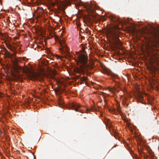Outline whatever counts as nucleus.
<instances>
[{
    "mask_svg": "<svg viewBox=\"0 0 159 159\" xmlns=\"http://www.w3.org/2000/svg\"><path fill=\"white\" fill-rule=\"evenodd\" d=\"M6 46L8 49H11V46L10 44L7 43L6 44Z\"/></svg>",
    "mask_w": 159,
    "mask_h": 159,
    "instance_id": "12",
    "label": "nucleus"
},
{
    "mask_svg": "<svg viewBox=\"0 0 159 159\" xmlns=\"http://www.w3.org/2000/svg\"><path fill=\"white\" fill-rule=\"evenodd\" d=\"M19 60L17 59H15L13 61V64L14 66L15 69H16L17 72H18V70L21 69V67L19 66L18 64V62Z\"/></svg>",
    "mask_w": 159,
    "mask_h": 159,
    "instance_id": "7",
    "label": "nucleus"
},
{
    "mask_svg": "<svg viewBox=\"0 0 159 159\" xmlns=\"http://www.w3.org/2000/svg\"><path fill=\"white\" fill-rule=\"evenodd\" d=\"M78 60L81 65L75 68V72L79 74H84V72L86 71L88 72V74H89L90 72L89 71L93 68V66L92 63L90 65L88 63V56L84 54H80L79 55Z\"/></svg>",
    "mask_w": 159,
    "mask_h": 159,
    "instance_id": "1",
    "label": "nucleus"
},
{
    "mask_svg": "<svg viewBox=\"0 0 159 159\" xmlns=\"http://www.w3.org/2000/svg\"><path fill=\"white\" fill-rule=\"evenodd\" d=\"M107 34L111 39L114 41V44L116 45L121 44V42L118 37L117 33L114 31L109 30L107 32Z\"/></svg>",
    "mask_w": 159,
    "mask_h": 159,
    "instance_id": "3",
    "label": "nucleus"
},
{
    "mask_svg": "<svg viewBox=\"0 0 159 159\" xmlns=\"http://www.w3.org/2000/svg\"><path fill=\"white\" fill-rule=\"evenodd\" d=\"M57 101L58 104L61 107L62 106H63L64 102L63 101V99L61 97H59L57 99Z\"/></svg>",
    "mask_w": 159,
    "mask_h": 159,
    "instance_id": "8",
    "label": "nucleus"
},
{
    "mask_svg": "<svg viewBox=\"0 0 159 159\" xmlns=\"http://www.w3.org/2000/svg\"><path fill=\"white\" fill-rule=\"evenodd\" d=\"M71 106L72 108H73L75 111L80 112L82 113H88L91 110L76 103H73Z\"/></svg>",
    "mask_w": 159,
    "mask_h": 159,
    "instance_id": "2",
    "label": "nucleus"
},
{
    "mask_svg": "<svg viewBox=\"0 0 159 159\" xmlns=\"http://www.w3.org/2000/svg\"><path fill=\"white\" fill-rule=\"evenodd\" d=\"M115 18H114V19L112 18V19H111V20H112L113 21H116V19H115Z\"/></svg>",
    "mask_w": 159,
    "mask_h": 159,
    "instance_id": "17",
    "label": "nucleus"
},
{
    "mask_svg": "<svg viewBox=\"0 0 159 159\" xmlns=\"http://www.w3.org/2000/svg\"><path fill=\"white\" fill-rule=\"evenodd\" d=\"M135 96L137 98V101L139 102H142L143 100V98L142 93H141L138 89L135 94Z\"/></svg>",
    "mask_w": 159,
    "mask_h": 159,
    "instance_id": "6",
    "label": "nucleus"
},
{
    "mask_svg": "<svg viewBox=\"0 0 159 159\" xmlns=\"http://www.w3.org/2000/svg\"><path fill=\"white\" fill-rule=\"evenodd\" d=\"M109 90L110 91H111V88H109Z\"/></svg>",
    "mask_w": 159,
    "mask_h": 159,
    "instance_id": "21",
    "label": "nucleus"
},
{
    "mask_svg": "<svg viewBox=\"0 0 159 159\" xmlns=\"http://www.w3.org/2000/svg\"><path fill=\"white\" fill-rule=\"evenodd\" d=\"M105 73L107 74L108 75H110L112 77H116L117 75H115L113 73L111 72V71H106L105 72Z\"/></svg>",
    "mask_w": 159,
    "mask_h": 159,
    "instance_id": "10",
    "label": "nucleus"
},
{
    "mask_svg": "<svg viewBox=\"0 0 159 159\" xmlns=\"http://www.w3.org/2000/svg\"><path fill=\"white\" fill-rule=\"evenodd\" d=\"M85 31H86V33L87 34H88L89 32H90V31L89 30V29L88 28H86Z\"/></svg>",
    "mask_w": 159,
    "mask_h": 159,
    "instance_id": "13",
    "label": "nucleus"
},
{
    "mask_svg": "<svg viewBox=\"0 0 159 159\" xmlns=\"http://www.w3.org/2000/svg\"><path fill=\"white\" fill-rule=\"evenodd\" d=\"M116 19V21L118 23H120V21L119 20L117 19V18H115Z\"/></svg>",
    "mask_w": 159,
    "mask_h": 159,
    "instance_id": "14",
    "label": "nucleus"
},
{
    "mask_svg": "<svg viewBox=\"0 0 159 159\" xmlns=\"http://www.w3.org/2000/svg\"><path fill=\"white\" fill-rule=\"evenodd\" d=\"M157 65H158L159 66V60H158L157 61Z\"/></svg>",
    "mask_w": 159,
    "mask_h": 159,
    "instance_id": "19",
    "label": "nucleus"
},
{
    "mask_svg": "<svg viewBox=\"0 0 159 159\" xmlns=\"http://www.w3.org/2000/svg\"><path fill=\"white\" fill-rule=\"evenodd\" d=\"M84 7L86 9L87 11H91V6L88 3H86L84 6Z\"/></svg>",
    "mask_w": 159,
    "mask_h": 159,
    "instance_id": "9",
    "label": "nucleus"
},
{
    "mask_svg": "<svg viewBox=\"0 0 159 159\" xmlns=\"http://www.w3.org/2000/svg\"><path fill=\"white\" fill-rule=\"evenodd\" d=\"M59 42L61 46L60 50L61 52L65 55L68 56L69 55V49L63 40H59Z\"/></svg>",
    "mask_w": 159,
    "mask_h": 159,
    "instance_id": "4",
    "label": "nucleus"
},
{
    "mask_svg": "<svg viewBox=\"0 0 159 159\" xmlns=\"http://www.w3.org/2000/svg\"><path fill=\"white\" fill-rule=\"evenodd\" d=\"M80 80L82 81H86L87 80V78L85 77H83L80 78Z\"/></svg>",
    "mask_w": 159,
    "mask_h": 159,
    "instance_id": "11",
    "label": "nucleus"
},
{
    "mask_svg": "<svg viewBox=\"0 0 159 159\" xmlns=\"http://www.w3.org/2000/svg\"><path fill=\"white\" fill-rule=\"evenodd\" d=\"M4 50L7 51V49L5 48H4Z\"/></svg>",
    "mask_w": 159,
    "mask_h": 159,
    "instance_id": "20",
    "label": "nucleus"
},
{
    "mask_svg": "<svg viewBox=\"0 0 159 159\" xmlns=\"http://www.w3.org/2000/svg\"><path fill=\"white\" fill-rule=\"evenodd\" d=\"M77 77H78V78H80L79 75H77Z\"/></svg>",
    "mask_w": 159,
    "mask_h": 159,
    "instance_id": "22",
    "label": "nucleus"
},
{
    "mask_svg": "<svg viewBox=\"0 0 159 159\" xmlns=\"http://www.w3.org/2000/svg\"><path fill=\"white\" fill-rule=\"evenodd\" d=\"M16 77L18 79H20V78L21 76L20 75H17L16 76Z\"/></svg>",
    "mask_w": 159,
    "mask_h": 159,
    "instance_id": "16",
    "label": "nucleus"
},
{
    "mask_svg": "<svg viewBox=\"0 0 159 159\" xmlns=\"http://www.w3.org/2000/svg\"><path fill=\"white\" fill-rule=\"evenodd\" d=\"M39 10L41 11H42L43 10V9L42 7H39Z\"/></svg>",
    "mask_w": 159,
    "mask_h": 159,
    "instance_id": "15",
    "label": "nucleus"
},
{
    "mask_svg": "<svg viewBox=\"0 0 159 159\" xmlns=\"http://www.w3.org/2000/svg\"><path fill=\"white\" fill-rule=\"evenodd\" d=\"M80 25V24L78 25V26H79Z\"/></svg>",
    "mask_w": 159,
    "mask_h": 159,
    "instance_id": "23",
    "label": "nucleus"
},
{
    "mask_svg": "<svg viewBox=\"0 0 159 159\" xmlns=\"http://www.w3.org/2000/svg\"><path fill=\"white\" fill-rule=\"evenodd\" d=\"M80 31H81V32H83H83L84 31V30L82 29H81Z\"/></svg>",
    "mask_w": 159,
    "mask_h": 159,
    "instance_id": "18",
    "label": "nucleus"
},
{
    "mask_svg": "<svg viewBox=\"0 0 159 159\" xmlns=\"http://www.w3.org/2000/svg\"><path fill=\"white\" fill-rule=\"evenodd\" d=\"M24 71L26 73L28 77L32 80H36L38 77L39 75L37 74L30 69H28Z\"/></svg>",
    "mask_w": 159,
    "mask_h": 159,
    "instance_id": "5",
    "label": "nucleus"
}]
</instances>
